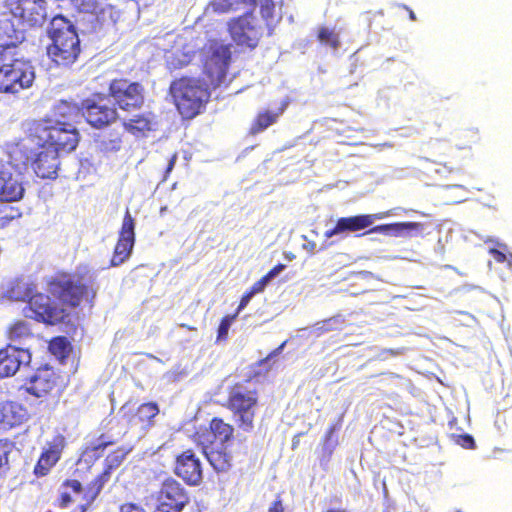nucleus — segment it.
Returning <instances> with one entry per match:
<instances>
[{
    "mask_svg": "<svg viewBox=\"0 0 512 512\" xmlns=\"http://www.w3.org/2000/svg\"><path fill=\"white\" fill-rule=\"evenodd\" d=\"M26 133L36 145L50 148L58 154L74 151L80 141V133L71 123L52 121L49 117L30 121Z\"/></svg>",
    "mask_w": 512,
    "mask_h": 512,
    "instance_id": "f03ea898",
    "label": "nucleus"
},
{
    "mask_svg": "<svg viewBox=\"0 0 512 512\" xmlns=\"http://www.w3.org/2000/svg\"><path fill=\"white\" fill-rule=\"evenodd\" d=\"M285 344H286V341H284L279 347H277L275 350H273L266 358L262 359L260 361V363H264V362L268 361L270 358L279 354L282 351Z\"/></svg>",
    "mask_w": 512,
    "mask_h": 512,
    "instance_id": "6e6d98bb",
    "label": "nucleus"
},
{
    "mask_svg": "<svg viewBox=\"0 0 512 512\" xmlns=\"http://www.w3.org/2000/svg\"><path fill=\"white\" fill-rule=\"evenodd\" d=\"M71 4L80 13L97 17L104 13V7L97 0H71Z\"/></svg>",
    "mask_w": 512,
    "mask_h": 512,
    "instance_id": "f704fd0d",
    "label": "nucleus"
},
{
    "mask_svg": "<svg viewBox=\"0 0 512 512\" xmlns=\"http://www.w3.org/2000/svg\"><path fill=\"white\" fill-rule=\"evenodd\" d=\"M194 438L202 446V453L216 472H227L232 468L233 456L226 444L212 446L213 440L206 431L194 433Z\"/></svg>",
    "mask_w": 512,
    "mask_h": 512,
    "instance_id": "f3484780",
    "label": "nucleus"
},
{
    "mask_svg": "<svg viewBox=\"0 0 512 512\" xmlns=\"http://www.w3.org/2000/svg\"><path fill=\"white\" fill-rule=\"evenodd\" d=\"M202 82L211 89L220 87L227 78L232 62L231 44L208 40L200 49Z\"/></svg>",
    "mask_w": 512,
    "mask_h": 512,
    "instance_id": "423d86ee",
    "label": "nucleus"
},
{
    "mask_svg": "<svg viewBox=\"0 0 512 512\" xmlns=\"http://www.w3.org/2000/svg\"><path fill=\"white\" fill-rule=\"evenodd\" d=\"M119 413L130 426L147 428L151 426L152 420L159 413V407L155 402L143 403L137 408L124 404Z\"/></svg>",
    "mask_w": 512,
    "mask_h": 512,
    "instance_id": "aec40b11",
    "label": "nucleus"
},
{
    "mask_svg": "<svg viewBox=\"0 0 512 512\" xmlns=\"http://www.w3.org/2000/svg\"><path fill=\"white\" fill-rule=\"evenodd\" d=\"M176 160H177V154L174 153L170 158H169V161H168V164H167V167L165 169V176H164V179H166L169 175V173L173 170L174 166H175V163H176Z\"/></svg>",
    "mask_w": 512,
    "mask_h": 512,
    "instance_id": "5fc2aeb1",
    "label": "nucleus"
},
{
    "mask_svg": "<svg viewBox=\"0 0 512 512\" xmlns=\"http://www.w3.org/2000/svg\"><path fill=\"white\" fill-rule=\"evenodd\" d=\"M98 100L87 98L81 103V115L85 121L94 129H104L115 123L119 119L117 108L106 103H102L103 95L97 94Z\"/></svg>",
    "mask_w": 512,
    "mask_h": 512,
    "instance_id": "ddd939ff",
    "label": "nucleus"
},
{
    "mask_svg": "<svg viewBox=\"0 0 512 512\" xmlns=\"http://www.w3.org/2000/svg\"><path fill=\"white\" fill-rule=\"evenodd\" d=\"M318 40L333 49H337L340 45V39L337 33L327 27H321L317 34Z\"/></svg>",
    "mask_w": 512,
    "mask_h": 512,
    "instance_id": "58836bf2",
    "label": "nucleus"
},
{
    "mask_svg": "<svg viewBox=\"0 0 512 512\" xmlns=\"http://www.w3.org/2000/svg\"><path fill=\"white\" fill-rule=\"evenodd\" d=\"M381 216L375 214H360L349 217H341L336 221L333 228L326 230L324 236L331 238L335 235L342 233H354L360 230H364L370 227L375 219H379Z\"/></svg>",
    "mask_w": 512,
    "mask_h": 512,
    "instance_id": "4be33fe9",
    "label": "nucleus"
},
{
    "mask_svg": "<svg viewBox=\"0 0 512 512\" xmlns=\"http://www.w3.org/2000/svg\"><path fill=\"white\" fill-rule=\"evenodd\" d=\"M210 89L201 79L184 76L171 82L169 92L182 118L193 119L208 103Z\"/></svg>",
    "mask_w": 512,
    "mask_h": 512,
    "instance_id": "20e7f679",
    "label": "nucleus"
},
{
    "mask_svg": "<svg viewBox=\"0 0 512 512\" xmlns=\"http://www.w3.org/2000/svg\"><path fill=\"white\" fill-rule=\"evenodd\" d=\"M416 173L424 180H436L457 171V167L451 162L435 161L428 158H420L415 166Z\"/></svg>",
    "mask_w": 512,
    "mask_h": 512,
    "instance_id": "393cba45",
    "label": "nucleus"
},
{
    "mask_svg": "<svg viewBox=\"0 0 512 512\" xmlns=\"http://www.w3.org/2000/svg\"><path fill=\"white\" fill-rule=\"evenodd\" d=\"M46 0H5V6L19 23L33 27L46 19Z\"/></svg>",
    "mask_w": 512,
    "mask_h": 512,
    "instance_id": "dca6fc26",
    "label": "nucleus"
},
{
    "mask_svg": "<svg viewBox=\"0 0 512 512\" xmlns=\"http://www.w3.org/2000/svg\"><path fill=\"white\" fill-rule=\"evenodd\" d=\"M284 109L285 106L279 108L276 111L266 109L258 112L251 123L249 133L253 136L257 135L266 130L271 125L275 124L278 121L280 115L284 112Z\"/></svg>",
    "mask_w": 512,
    "mask_h": 512,
    "instance_id": "2f4dec72",
    "label": "nucleus"
},
{
    "mask_svg": "<svg viewBox=\"0 0 512 512\" xmlns=\"http://www.w3.org/2000/svg\"><path fill=\"white\" fill-rule=\"evenodd\" d=\"M124 130L111 129L98 136L96 140L99 150L103 153L118 152L123 145Z\"/></svg>",
    "mask_w": 512,
    "mask_h": 512,
    "instance_id": "7c9ffc66",
    "label": "nucleus"
},
{
    "mask_svg": "<svg viewBox=\"0 0 512 512\" xmlns=\"http://www.w3.org/2000/svg\"><path fill=\"white\" fill-rule=\"evenodd\" d=\"M52 44L48 55L59 66L73 64L81 51L80 40L74 25L63 16H55L50 25Z\"/></svg>",
    "mask_w": 512,
    "mask_h": 512,
    "instance_id": "39448f33",
    "label": "nucleus"
},
{
    "mask_svg": "<svg viewBox=\"0 0 512 512\" xmlns=\"http://www.w3.org/2000/svg\"><path fill=\"white\" fill-rule=\"evenodd\" d=\"M409 17L411 20H416V16L412 10H409Z\"/></svg>",
    "mask_w": 512,
    "mask_h": 512,
    "instance_id": "bf43d9fd",
    "label": "nucleus"
},
{
    "mask_svg": "<svg viewBox=\"0 0 512 512\" xmlns=\"http://www.w3.org/2000/svg\"><path fill=\"white\" fill-rule=\"evenodd\" d=\"M452 438L456 444L465 448V449H473L475 447L474 438L469 434L463 435H455L452 434Z\"/></svg>",
    "mask_w": 512,
    "mask_h": 512,
    "instance_id": "a18cd8bd",
    "label": "nucleus"
},
{
    "mask_svg": "<svg viewBox=\"0 0 512 512\" xmlns=\"http://www.w3.org/2000/svg\"><path fill=\"white\" fill-rule=\"evenodd\" d=\"M458 139L461 141L460 148H471L480 141V134L477 129H464L459 132Z\"/></svg>",
    "mask_w": 512,
    "mask_h": 512,
    "instance_id": "ea45409f",
    "label": "nucleus"
},
{
    "mask_svg": "<svg viewBox=\"0 0 512 512\" xmlns=\"http://www.w3.org/2000/svg\"><path fill=\"white\" fill-rule=\"evenodd\" d=\"M11 453V444L8 441L0 440V476L9 469V454Z\"/></svg>",
    "mask_w": 512,
    "mask_h": 512,
    "instance_id": "37998d69",
    "label": "nucleus"
},
{
    "mask_svg": "<svg viewBox=\"0 0 512 512\" xmlns=\"http://www.w3.org/2000/svg\"><path fill=\"white\" fill-rule=\"evenodd\" d=\"M134 244L135 220L129 210H126L111 258V266H118L124 263L130 257Z\"/></svg>",
    "mask_w": 512,
    "mask_h": 512,
    "instance_id": "6ab92c4d",
    "label": "nucleus"
},
{
    "mask_svg": "<svg viewBox=\"0 0 512 512\" xmlns=\"http://www.w3.org/2000/svg\"><path fill=\"white\" fill-rule=\"evenodd\" d=\"M259 406V390L249 379L235 382L228 387L224 407L231 413L239 431H254Z\"/></svg>",
    "mask_w": 512,
    "mask_h": 512,
    "instance_id": "7ed1b4c3",
    "label": "nucleus"
},
{
    "mask_svg": "<svg viewBox=\"0 0 512 512\" xmlns=\"http://www.w3.org/2000/svg\"><path fill=\"white\" fill-rule=\"evenodd\" d=\"M285 268L284 264H277L275 265L271 270H269L264 277L269 282L273 277H275L277 274H279L283 269Z\"/></svg>",
    "mask_w": 512,
    "mask_h": 512,
    "instance_id": "864d4df0",
    "label": "nucleus"
},
{
    "mask_svg": "<svg viewBox=\"0 0 512 512\" xmlns=\"http://www.w3.org/2000/svg\"><path fill=\"white\" fill-rule=\"evenodd\" d=\"M31 354L27 349L8 344L0 350V377L14 375L21 365L30 362Z\"/></svg>",
    "mask_w": 512,
    "mask_h": 512,
    "instance_id": "412c9836",
    "label": "nucleus"
},
{
    "mask_svg": "<svg viewBox=\"0 0 512 512\" xmlns=\"http://www.w3.org/2000/svg\"><path fill=\"white\" fill-rule=\"evenodd\" d=\"M59 166V154L50 148L40 151L32 162L35 174L41 179H55Z\"/></svg>",
    "mask_w": 512,
    "mask_h": 512,
    "instance_id": "b1692460",
    "label": "nucleus"
},
{
    "mask_svg": "<svg viewBox=\"0 0 512 512\" xmlns=\"http://www.w3.org/2000/svg\"><path fill=\"white\" fill-rule=\"evenodd\" d=\"M21 216L22 212L19 208L0 202V229L7 227L13 220Z\"/></svg>",
    "mask_w": 512,
    "mask_h": 512,
    "instance_id": "e433bc0d",
    "label": "nucleus"
},
{
    "mask_svg": "<svg viewBox=\"0 0 512 512\" xmlns=\"http://www.w3.org/2000/svg\"><path fill=\"white\" fill-rule=\"evenodd\" d=\"M155 116L151 112H144L134 115L122 121L124 131L135 137H144L147 133L156 130Z\"/></svg>",
    "mask_w": 512,
    "mask_h": 512,
    "instance_id": "a878e982",
    "label": "nucleus"
},
{
    "mask_svg": "<svg viewBox=\"0 0 512 512\" xmlns=\"http://www.w3.org/2000/svg\"><path fill=\"white\" fill-rule=\"evenodd\" d=\"M49 351L58 358H64L68 354L69 342L64 336H57L49 341Z\"/></svg>",
    "mask_w": 512,
    "mask_h": 512,
    "instance_id": "4c0bfd02",
    "label": "nucleus"
},
{
    "mask_svg": "<svg viewBox=\"0 0 512 512\" xmlns=\"http://www.w3.org/2000/svg\"><path fill=\"white\" fill-rule=\"evenodd\" d=\"M7 335L11 341H21L33 336L30 324L23 320L15 321L8 328Z\"/></svg>",
    "mask_w": 512,
    "mask_h": 512,
    "instance_id": "72a5a7b5",
    "label": "nucleus"
},
{
    "mask_svg": "<svg viewBox=\"0 0 512 512\" xmlns=\"http://www.w3.org/2000/svg\"><path fill=\"white\" fill-rule=\"evenodd\" d=\"M267 283L268 281L263 276L258 281H256L248 291L254 296L257 293L262 292L265 289Z\"/></svg>",
    "mask_w": 512,
    "mask_h": 512,
    "instance_id": "de8ad7c7",
    "label": "nucleus"
},
{
    "mask_svg": "<svg viewBox=\"0 0 512 512\" xmlns=\"http://www.w3.org/2000/svg\"><path fill=\"white\" fill-rule=\"evenodd\" d=\"M115 442L116 441L112 439L110 436H107L106 434H101L96 441L91 442L89 450L96 454L99 451H103L108 446L114 445Z\"/></svg>",
    "mask_w": 512,
    "mask_h": 512,
    "instance_id": "c03bdc74",
    "label": "nucleus"
},
{
    "mask_svg": "<svg viewBox=\"0 0 512 512\" xmlns=\"http://www.w3.org/2000/svg\"><path fill=\"white\" fill-rule=\"evenodd\" d=\"M208 430L213 442L217 440L220 444H227L234 438V426L221 417H213L209 422Z\"/></svg>",
    "mask_w": 512,
    "mask_h": 512,
    "instance_id": "c756f323",
    "label": "nucleus"
},
{
    "mask_svg": "<svg viewBox=\"0 0 512 512\" xmlns=\"http://www.w3.org/2000/svg\"><path fill=\"white\" fill-rule=\"evenodd\" d=\"M8 155V164L17 171L0 170V202L2 203L18 202L24 198L25 194L21 169L26 168L28 155L18 144L9 147Z\"/></svg>",
    "mask_w": 512,
    "mask_h": 512,
    "instance_id": "6e6552de",
    "label": "nucleus"
},
{
    "mask_svg": "<svg viewBox=\"0 0 512 512\" xmlns=\"http://www.w3.org/2000/svg\"><path fill=\"white\" fill-rule=\"evenodd\" d=\"M489 253L493 257V259L498 263H504L507 261V255L503 251H500L496 248H492L490 249Z\"/></svg>",
    "mask_w": 512,
    "mask_h": 512,
    "instance_id": "3c124183",
    "label": "nucleus"
},
{
    "mask_svg": "<svg viewBox=\"0 0 512 512\" xmlns=\"http://www.w3.org/2000/svg\"><path fill=\"white\" fill-rule=\"evenodd\" d=\"M120 512H145V510L133 503H124L120 507Z\"/></svg>",
    "mask_w": 512,
    "mask_h": 512,
    "instance_id": "603ef678",
    "label": "nucleus"
},
{
    "mask_svg": "<svg viewBox=\"0 0 512 512\" xmlns=\"http://www.w3.org/2000/svg\"><path fill=\"white\" fill-rule=\"evenodd\" d=\"M253 295L247 290L241 297L240 303L235 311L237 315L248 305Z\"/></svg>",
    "mask_w": 512,
    "mask_h": 512,
    "instance_id": "09e8293b",
    "label": "nucleus"
},
{
    "mask_svg": "<svg viewBox=\"0 0 512 512\" xmlns=\"http://www.w3.org/2000/svg\"><path fill=\"white\" fill-rule=\"evenodd\" d=\"M251 4L255 5L256 4V0H249Z\"/></svg>",
    "mask_w": 512,
    "mask_h": 512,
    "instance_id": "052dcab7",
    "label": "nucleus"
},
{
    "mask_svg": "<svg viewBox=\"0 0 512 512\" xmlns=\"http://www.w3.org/2000/svg\"><path fill=\"white\" fill-rule=\"evenodd\" d=\"M156 499L153 512H182L191 502L189 491L174 478L163 481Z\"/></svg>",
    "mask_w": 512,
    "mask_h": 512,
    "instance_id": "f8f14e48",
    "label": "nucleus"
},
{
    "mask_svg": "<svg viewBox=\"0 0 512 512\" xmlns=\"http://www.w3.org/2000/svg\"><path fill=\"white\" fill-rule=\"evenodd\" d=\"M62 387L61 376L50 366L38 368L26 382V391L37 398L59 395Z\"/></svg>",
    "mask_w": 512,
    "mask_h": 512,
    "instance_id": "4468645a",
    "label": "nucleus"
},
{
    "mask_svg": "<svg viewBox=\"0 0 512 512\" xmlns=\"http://www.w3.org/2000/svg\"><path fill=\"white\" fill-rule=\"evenodd\" d=\"M84 492L85 487H83L79 480L65 479L58 489V497L55 502V505L59 508H67L72 504L74 494H82L83 497ZM82 501L83 503L80 505V508H82V505L84 504L83 499ZM86 510L87 508L84 511L83 509H81V512H85Z\"/></svg>",
    "mask_w": 512,
    "mask_h": 512,
    "instance_id": "cd10ccee",
    "label": "nucleus"
},
{
    "mask_svg": "<svg viewBox=\"0 0 512 512\" xmlns=\"http://www.w3.org/2000/svg\"><path fill=\"white\" fill-rule=\"evenodd\" d=\"M245 0H211L209 7L218 14L229 13L240 9Z\"/></svg>",
    "mask_w": 512,
    "mask_h": 512,
    "instance_id": "c9c22d12",
    "label": "nucleus"
},
{
    "mask_svg": "<svg viewBox=\"0 0 512 512\" xmlns=\"http://www.w3.org/2000/svg\"><path fill=\"white\" fill-rule=\"evenodd\" d=\"M24 39L22 31L14 27L10 19L0 20V60L16 56L15 49Z\"/></svg>",
    "mask_w": 512,
    "mask_h": 512,
    "instance_id": "5701e85b",
    "label": "nucleus"
},
{
    "mask_svg": "<svg viewBox=\"0 0 512 512\" xmlns=\"http://www.w3.org/2000/svg\"><path fill=\"white\" fill-rule=\"evenodd\" d=\"M174 474L190 486H198L203 481V465L193 448H187L175 455Z\"/></svg>",
    "mask_w": 512,
    "mask_h": 512,
    "instance_id": "2eb2a0df",
    "label": "nucleus"
},
{
    "mask_svg": "<svg viewBox=\"0 0 512 512\" xmlns=\"http://www.w3.org/2000/svg\"><path fill=\"white\" fill-rule=\"evenodd\" d=\"M180 327L185 328V329H187L189 331H196L197 330L196 327H193V326H190V325H187V324H184V323L180 324Z\"/></svg>",
    "mask_w": 512,
    "mask_h": 512,
    "instance_id": "13d9d810",
    "label": "nucleus"
},
{
    "mask_svg": "<svg viewBox=\"0 0 512 512\" xmlns=\"http://www.w3.org/2000/svg\"><path fill=\"white\" fill-rule=\"evenodd\" d=\"M66 446V437L61 433L54 434L42 449L33 468V474L38 478L47 476L61 459Z\"/></svg>",
    "mask_w": 512,
    "mask_h": 512,
    "instance_id": "a211bd4d",
    "label": "nucleus"
},
{
    "mask_svg": "<svg viewBox=\"0 0 512 512\" xmlns=\"http://www.w3.org/2000/svg\"><path fill=\"white\" fill-rule=\"evenodd\" d=\"M424 230V224L420 222H396V223H389V224H381L372 227L368 231H366L364 234H370V233H380L383 235H395L400 236L404 232H422Z\"/></svg>",
    "mask_w": 512,
    "mask_h": 512,
    "instance_id": "c85d7f7f",
    "label": "nucleus"
},
{
    "mask_svg": "<svg viewBox=\"0 0 512 512\" xmlns=\"http://www.w3.org/2000/svg\"><path fill=\"white\" fill-rule=\"evenodd\" d=\"M335 432V428L333 426L329 427L326 431L325 437H324V446H323V454L327 460L330 459L333 451L334 446H328L327 443L331 440L333 434Z\"/></svg>",
    "mask_w": 512,
    "mask_h": 512,
    "instance_id": "49530a36",
    "label": "nucleus"
},
{
    "mask_svg": "<svg viewBox=\"0 0 512 512\" xmlns=\"http://www.w3.org/2000/svg\"><path fill=\"white\" fill-rule=\"evenodd\" d=\"M35 68L29 60L8 56L0 60V94L17 95L32 87Z\"/></svg>",
    "mask_w": 512,
    "mask_h": 512,
    "instance_id": "0eeeda50",
    "label": "nucleus"
},
{
    "mask_svg": "<svg viewBox=\"0 0 512 512\" xmlns=\"http://www.w3.org/2000/svg\"><path fill=\"white\" fill-rule=\"evenodd\" d=\"M275 4L273 0H264L260 7V14L268 22L274 16ZM267 35L270 36L273 28L269 23H266Z\"/></svg>",
    "mask_w": 512,
    "mask_h": 512,
    "instance_id": "79ce46f5",
    "label": "nucleus"
},
{
    "mask_svg": "<svg viewBox=\"0 0 512 512\" xmlns=\"http://www.w3.org/2000/svg\"><path fill=\"white\" fill-rule=\"evenodd\" d=\"M81 114V106L79 107L75 103H70L65 100L59 101L53 108L52 121H63L64 123H70Z\"/></svg>",
    "mask_w": 512,
    "mask_h": 512,
    "instance_id": "473e14b6",
    "label": "nucleus"
},
{
    "mask_svg": "<svg viewBox=\"0 0 512 512\" xmlns=\"http://www.w3.org/2000/svg\"><path fill=\"white\" fill-rule=\"evenodd\" d=\"M285 508L280 495H277L276 499L270 505L268 512H284Z\"/></svg>",
    "mask_w": 512,
    "mask_h": 512,
    "instance_id": "8fccbe9b",
    "label": "nucleus"
},
{
    "mask_svg": "<svg viewBox=\"0 0 512 512\" xmlns=\"http://www.w3.org/2000/svg\"><path fill=\"white\" fill-rule=\"evenodd\" d=\"M237 318V313L225 315L218 326L217 341H226L228 339V331L230 326Z\"/></svg>",
    "mask_w": 512,
    "mask_h": 512,
    "instance_id": "a19ab883",
    "label": "nucleus"
},
{
    "mask_svg": "<svg viewBox=\"0 0 512 512\" xmlns=\"http://www.w3.org/2000/svg\"><path fill=\"white\" fill-rule=\"evenodd\" d=\"M47 294L38 291L33 281L16 279L10 286V296L27 302L25 315L38 323L54 326L71 323L73 311L95 306L99 286L94 273H72L59 270L44 280Z\"/></svg>",
    "mask_w": 512,
    "mask_h": 512,
    "instance_id": "f257e3e1",
    "label": "nucleus"
},
{
    "mask_svg": "<svg viewBox=\"0 0 512 512\" xmlns=\"http://www.w3.org/2000/svg\"><path fill=\"white\" fill-rule=\"evenodd\" d=\"M231 39L241 47L255 49L264 35L265 28L252 12L233 17L227 22Z\"/></svg>",
    "mask_w": 512,
    "mask_h": 512,
    "instance_id": "9d476101",
    "label": "nucleus"
},
{
    "mask_svg": "<svg viewBox=\"0 0 512 512\" xmlns=\"http://www.w3.org/2000/svg\"><path fill=\"white\" fill-rule=\"evenodd\" d=\"M26 416V409L17 402L6 401L0 404V428L3 430L20 426Z\"/></svg>",
    "mask_w": 512,
    "mask_h": 512,
    "instance_id": "bb28decb",
    "label": "nucleus"
},
{
    "mask_svg": "<svg viewBox=\"0 0 512 512\" xmlns=\"http://www.w3.org/2000/svg\"><path fill=\"white\" fill-rule=\"evenodd\" d=\"M323 512H349V511L347 509L341 508V507H338V508L330 507V508L324 510Z\"/></svg>",
    "mask_w": 512,
    "mask_h": 512,
    "instance_id": "4d7b16f0",
    "label": "nucleus"
},
{
    "mask_svg": "<svg viewBox=\"0 0 512 512\" xmlns=\"http://www.w3.org/2000/svg\"><path fill=\"white\" fill-rule=\"evenodd\" d=\"M128 453L129 450L121 446L117 447L106 456L103 471L85 487L83 496L84 504L82 505L83 511L90 507L97 499L104 485L110 480L112 472L120 467Z\"/></svg>",
    "mask_w": 512,
    "mask_h": 512,
    "instance_id": "9b49d317",
    "label": "nucleus"
},
{
    "mask_svg": "<svg viewBox=\"0 0 512 512\" xmlns=\"http://www.w3.org/2000/svg\"><path fill=\"white\" fill-rule=\"evenodd\" d=\"M107 91L117 110L123 112L141 110L146 101V89L143 83L131 81L125 77L112 79Z\"/></svg>",
    "mask_w": 512,
    "mask_h": 512,
    "instance_id": "1a4fd4ad",
    "label": "nucleus"
}]
</instances>
